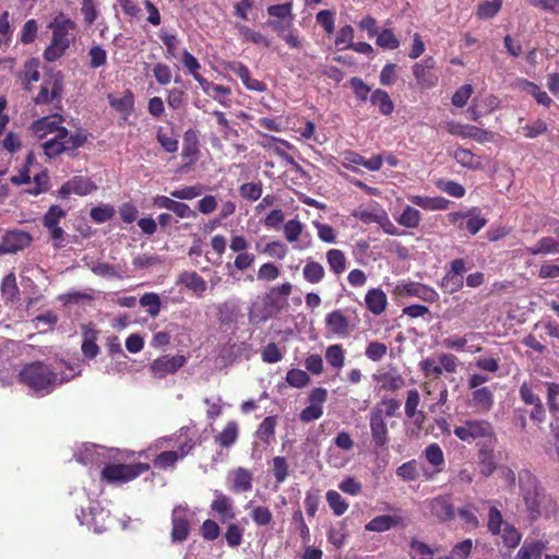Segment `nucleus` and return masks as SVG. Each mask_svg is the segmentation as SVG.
<instances>
[{"mask_svg": "<svg viewBox=\"0 0 559 559\" xmlns=\"http://www.w3.org/2000/svg\"><path fill=\"white\" fill-rule=\"evenodd\" d=\"M272 472L276 484H283L289 476V465L285 456L272 459Z\"/></svg>", "mask_w": 559, "mask_h": 559, "instance_id": "43", "label": "nucleus"}, {"mask_svg": "<svg viewBox=\"0 0 559 559\" xmlns=\"http://www.w3.org/2000/svg\"><path fill=\"white\" fill-rule=\"evenodd\" d=\"M376 44L383 49H396L400 46V40L392 29L384 28L377 34Z\"/></svg>", "mask_w": 559, "mask_h": 559, "instance_id": "49", "label": "nucleus"}, {"mask_svg": "<svg viewBox=\"0 0 559 559\" xmlns=\"http://www.w3.org/2000/svg\"><path fill=\"white\" fill-rule=\"evenodd\" d=\"M214 495L215 499L211 502L210 506L211 511L218 515L222 523L234 520L236 513L233 499L218 490H215Z\"/></svg>", "mask_w": 559, "mask_h": 559, "instance_id": "19", "label": "nucleus"}, {"mask_svg": "<svg viewBox=\"0 0 559 559\" xmlns=\"http://www.w3.org/2000/svg\"><path fill=\"white\" fill-rule=\"evenodd\" d=\"M524 252L532 255L559 254V228L556 230L555 236L542 237L534 246L526 247Z\"/></svg>", "mask_w": 559, "mask_h": 559, "instance_id": "21", "label": "nucleus"}, {"mask_svg": "<svg viewBox=\"0 0 559 559\" xmlns=\"http://www.w3.org/2000/svg\"><path fill=\"white\" fill-rule=\"evenodd\" d=\"M472 403L479 412H489L493 405L492 392L488 388L474 389Z\"/></svg>", "mask_w": 559, "mask_h": 559, "instance_id": "38", "label": "nucleus"}, {"mask_svg": "<svg viewBox=\"0 0 559 559\" xmlns=\"http://www.w3.org/2000/svg\"><path fill=\"white\" fill-rule=\"evenodd\" d=\"M436 68L437 63L432 57H427L413 66V75L421 90H429L438 85L439 76Z\"/></svg>", "mask_w": 559, "mask_h": 559, "instance_id": "11", "label": "nucleus"}, {"mask_svg": "<svg viewBox=\"0 0 559 559\" xmlns=\"http://www.w3.org/2000/svg\"><path fill=\"white\" fill-rule=\"evenodd\" d=\"M194 512L190 510L188 504H177L171 510V531L170 539L175 544L186 542L191 532V521Z\"/></svg>", "mask_w": 559, "mask_h": 559, "instance_id": "7", "label": "nucleus"}, {"mask_svg": "<svg viewBox=\"0 0 559 559\" xmlns=\"http://www.w3.org/2000/svg\"><path fill=\"white\" fill-rule=\"evenodd\" d=\"M374 380L380 384L381 390L396 392L406 384L405 379L399 372H382L374 376Z\"/></svg>", "mask_w": 559, "mask_h": 559, "instance_id": "29", "label": "nucleus"}, {"mask_svg": "<svg viewBox=\"0 0 559 559\" xmlns=\"http://www.w3.org/2000/svg\"><path fill=\"white\" fill-rule=\"evenodd\" d=\"M325 359L328 364L340 370L345 365V354L341 344H334L328 346L325 350Z\"/></svg>", "mask_w": 559, "mask_h": 559, "instance_id": "41", "label": "nucleus"}, {"mask_svg": "<svg viewBox=\"0 0 559 559\" xmlns=\"http://www.w3.org/2000/svg\"><path fill=\"white\" fill-rule=\"evenodd\" d=\"M166 102L169 108L179 110L185 107L186 92L183 90L174 87L167 91Z\"/></svg>", "mask_w": 559, "mask_h": 559, "instance_id": "59", "label": "nucleus"}, {"mask_svg": "<svg viewBox=\"0 0 559 559\" xmlns=\"http://www.w3.org/2000/svg\"><path fill=\"white\" fill-rule=\"evenodd\" d=\"M501 100L496 95L489 94L483 98H474L472 106L465 111L468 120H477L480 116L487 115L499 108Z\"/></svg>", "mask_w": 559, "mask_h": 559, "instance_id": "17", "label": "nucleus"}, {"mask_svg": "<svg viewBox=\"0 0 559 559\" xmlns=\"http://www.w3.org/2000/svg\"><path fill=\"white\" fill-rule=\"evenodd\" d=\"M431 513L441 521L452 519L454 513L453 498L451 495L439 496L430 501Z\"/></svg>", "mask_w": 559, "mask_h": 559, "instance_id": "24", "label": "nucleus"}, {"mask_svg": "<svg viewBox=\"0 0 559 559\" xmlns=\"http://www.w3.org/2000/svg\"><path fill=\"white\" fill-rule=\"evenodd\" d=\"M1 293L9 300H14L20 293L14 273L5 275L1 283Z\"/></svg>", "mask_w": 559, "mask_h": 559, "instance_id": "57", "label": "nucleus"}, {"mask_svg": "<svg viewBox=\"0 0 559 559\" xmlns=\"http://www.w3.org/2000/svg\"><path fill=\"white\" fill-rule=\"evenodd\" d=\"M108 102L111 108L123 115L124 119H127L134 109V95L130 90H126L121 97L109 94Z\"/></svg>", "mask_w": 559, "mask_h": 559, "instance_id": "28", "label": "nucleus"}, {"mask_svg": "<svg viewBox=\"0 0 559 559\" xmlns=\"http://www.w3.org/2000/svg\"><path fill=\"white\" fill-rule=\"evenodd\" d=\"M48 28L52 35L50 44L44 50L43 56L46 61L55 62L69 49L73 40L71 34L76 29V24L66 14L59 13L48 24Z\"/></svg>", "mask_w": 559, "mask_h": 559, "instance_id": "3", "label": "nucleus"}, {"mask_svg": "<svg viewBox=\"0 0 559 559\" xmlns=\"http://www.w3.org/2000/svg\"><path fill=\"white\" fill-rule=\"evenodd\" d=\"M177 284L186 286L198 297L203 296L207 287L206 281L195 271L182 272L178 277Z\"/></svg>", "mask_w": 559, "mask_h": 559, "instance_id": "23", "label": "nucleus"}, {"mask_svg": "<svg viewBox=\"0 0 559 559\" xmlns=\"http://www.w3.org/2000/svg\"><path fill=\"white\" fill-rule=\"evenodd\" d=\"M67 212L59 205H51L47 213L43 217V225L46 228L59 226V223L62 218H64Z\"/></svg>", "mask_w": 559, "mask_h": 559, "instance_id": "51", "label": "nucleus"}, {"mask_svg": "<svg viewBox=\"0 0 559 559\" xmlns=\"http://www.w3.org/2000/svg\"><path fill=\"white\" fill-rule=\"evenodd\" d=\"M70 181L72 183L73 193L75 194L87 195L92 191L96 190L95 183L88 178L74 177Z\"/></svg>", "mask_w": 559, "mask_h": 559, "instance_id": "60", "label": "nucleus"}, {"mask_svg": "<svg viewBox=\"0 0 559 559\" xmlns=\"http://www.w3.org/2000/svg\"><path fill=\"white\" fill-rule=\"evenodd\" d=\"M199 155V140L194 131L188 130L183 135L181 157L186 164L195 163Z\"/></svg>", "mask_w": 559, "mask_h": 559, "instance_id": "30", "label": "nucleus"}, {"mask_svg": "<svg viewBox=\"0 0 559 559\" xmlns=\"http://www.w3.org/2000/svg\"><path fill=\"white\" fill-rule=\"evenodd\" d=\"M325 257L330 272L335 276H340L346 271L347 258L341 249H330L326 251Z\"/></svg>", "mask_w": 559, "mask_h": 559, "instance_id": "32", "label": "nucleus"}, {"mask_svg": "<svg viewBox=\"0 0 559 559\" xmlns=\"http://www.w3.org/2000/svg\"><path fill=\"white\" fill-rule=\"evenodd\" d=\"M325 276V270L323 265L312 259H308L302 269V277L309 284H318Z\"/></svg>", "mask_w": 559, "mask_h": 559, "instance_id": "37", "label": "nucleus"}, {"mask_svg": "<svg viewBox=\"0 0 559 559\" xmlns=\"http://www.w3.org/2000/svg\"><path fill=\"white\" fill-rule=\"evenodd\" d=\"M96 340L97 331L92 329L84 331L81 349L83 355L88 359H94L99 353V347L96 344Z\"/></svg>", "mask_w": 559, "mask_h": 559, "instance_id": "40", "label": "nucleus"}, {"mask_svg": "<svg viewBox=\"0 0 559 559\" xmlns=\"http://www.w3.org/2000/svg\"><path fill=\"white\" fill-rule=\"evenodd\" d=\"M286 381L290 386L301 389L310 382V377L301 369H290L286 374Z\"/></svg>", "mask_w": 559, "mask_h": 559, "instance_id": "55", "label": "nucleus"}, {"mask_svg": "<svg viewBox=\"0 0 559 559\" xmlns=\"http://www.w3.org/2000/svg\"><path fill=\"white\" fill-rule=\"evenodd\" d=\"M265 302V313L258 316L255 313H250V320L254 321H266L271 317L280 313L285 307L288 306V301L282 299L278 296L271 297V292H269L264 298Z\"/></svg>", "mask_w": 559, "mask_h": 559, "instance_id": "27", "label": "nucleus"}, {"mask_svg": "<svg viewBox=\"0 0 559 559\" xmlns=\"http://www.w3.org/2000/svg\"><path fill=\"white\" fill-rule=\"evenodd\" d=\"M395 290L402 297H418L425 301H431L436 296V292L433 289L415 282H402L396 285Z\"/></svg>", "mask_w": 559, "mask_h": 559, "instance_id": "20", "label": "nucleus"}, {"mask_svg": "<svg viewBox=\"0 0 559 559\" xmlns=\"http://www.w3.org/2000/svg\"><path fill=\"white\" fill-rule=\"evenodd\" d=\"M250 516L255 525L266 526L273 520V514L267 507L258 506L251 510Z\"/></svg>", "mask_w": 559, "mask_h": 559, "instance_id": "58", "label": "nucleus"}, {"mask_svg": "<svg viewBox=\"0 0 559 559\" xmlns=\"http://www.w3.org/2000/svg\"><path fill=\"white\" fill-rule=\"evenodd\" d=\"M500 526H503V544L509 548H515L520 544L522 535L513 525L503 520L501 512L496 507H490L488 511V531L492 535H499Z\"/></svg>", "mask_w": 559, "mask_h": 559, "instance_id": "8", "label": "nucleus"}, {"mask_svg": "<svg viewBox=\"0 0 559 559\" xmlns=\"http://www.w3.org/2000/svg\"><path fill=\"white\" fill-rule=\"evenodd\" d=\"M325 498L334 515L341 516L347 511L348 503L336 490H329Z\"/></svg>", "mask_w": 559, "mask_h": 559, "instance_id": "42", "label": "nucleus"}, {"mask_svg": "<svg viewBox=\"0 0 559 559\" xmlns=\"http://www.w3.org/2000/svg\"><path fill=\"white\" fill-rule=\"evenodd\" d=\"M151 466L147 463H133V464H107L100 473L102 480L107 483H129L142 474L150 471Z\"/></svg>", "mask_w": 559, "mask_h": 559, "instance_id": "5", "label": "nucleus"}, {"mask_svg": "<svg viewBox=\"0 0 559 559\" xmlns=\"http://www.w3.org/2000/svg\"><path fill=\"white\" fill-rule=\"evenodd\" d=\"M409 201L426 210V211H441L448 209L450 201L444 199L443 197H421V195H412L409 197Z\"/></svg>", "mask_w": 559, "mask_h": 559, "instance_id": "31", "label": "nucleus"}, {"mask_svg": "<svg viewBox=\"0 0 559 559\" xmlns=\"http://www.w3.org/2000/svg\"><path fill=\"white\" fill-rule=\"evenodd\" d=\"M324 322L326 329L332 334L346 337L356 328L359 320L356 323H352L342 310L335 309L326 314Z\"/></svg>", "mask_w": 559, "mask_h": 559, "instance_id": "15", "label": "nucleus"}, {"mask_svg": "<svg viewBox=\"0 0 559 559\" xmlns=\"http://www.w3.org/2000/svg\"><path fill=\"white\" fill-rule=\"evenodd\" d=\"M366 308L374 316L383 313L388 306V297L381 288H370L365 296Z\"/></svg>", "mask_w": 559, "mask_h": 559, "instance_id": "25", "label": "nucleus"}, {"mask_svg": "<svg viewBox=\"0 0 559 559\" xmlns=\"http://www.w3.org/2000/svg\"><path fill=\"white\" fill-rule=\"evenodd\" d=\"M16 378L19 383L43 395L49 394L64 382V379L59 378L50 365L40 360L25 364Z\"/></svg>", "mask_w": 559, "mask_h": 559, "instance_id": "1", "label": "nucleus"}, {"mask_svg": "<svg viewBox=\"0 0 559 559\" xmlns=\"http://www.w3.org/2000/svg\"><path fill=\"white\" fill-rule=\"evenodd\" d=\"M396 221L400 225L413 229L419 226L421 215L418 210L407 205Z\"/></svg>", "mask_w": 559, "mask_h": 559, "instance_id": "44", "label": "nucleus"}, {"mask_svg": "<svg viewBox=\"0 0 559 559\" xmlns=\"http://www.w3.org/2000/svg\"><path fill=\"white\" fill-rule=\"evenodd\" d=\"M186 362L187 358L183 355H164L151 364L150 370L155 378L163 379L167 374L178 371Z\"/></svg>", "mask_w": 559, "mask_h": 559, "instance_id": "14", "label": "nucleus"}, {"mask_svg": "<svg viewBox=\"0 0 559 559\" xmlns=\"http://www.w3.org/2000/svg\"><path fill=\"white\" fill-rule=\"evenodd\" d=\"M140 305L147 308V313L156 318L160 311V298L155 293H146L140 298Z\"/></svg>", "mask_w": 559, "mask_h": 559, "instance_id": "52", "label": "nucleus"}, {"mask_svg": "<svg viewBox=\"0 0 559 559\" xmlns=\"http://www.w3.org/2000/svg\"><path fill=\"white\" fill-rule=\"evenodd\" d=\"M409 546L412 549V559H433L432 549L425 543L413 539Z\"/></svg>", "mask_w": 559, "mask_h": 559, "instance_id": "64", "label": "nucleus"}, {"mask_svg": "<svg viewBox=\"0 0 559 559\" xmlns=\"http://www.w3.org/2000/svg\"><path fill=\"white\" fill-rule=\"evenodd\" d=\"M225 540L231 548H237L242 543L243 528L236 523H230L226 526Z\"/></svg>", "mask_w": 559, "mask_h": 559, "instance_id": "50", "label": "nucleus"}, {"mask_svg": "<svg viewBox=\"0 0 559 559\" xmlns=\"http://www.w3.org/2000/svg\"><path fill=\"white\" fill-rule=\"evenodd\" d=\"M424 455L427 462L435 467L442 465L444 462L443 452L437 443L429 444L425 449Z\"/></svg>", "mask_w": 559, "mask_h": 559, "instance_id": "63", "label": "nucleus"}, {"mask_svg": "<svg viewBox=\"0 0 559 559\" xmlns=\"http://www.w3.org/2000/svg\"><path fill=\"white\" fill-rule=\"evenodd\" d=\"M207 95L225 107L230 106L229 97L231 95V90L229 86L214 84V86L212 87L211 94H207Z\"/></svg>", "mask_w": 559, "mask_h": 559, "instance_id": "61", "label": "nucleus"}, {"mask_svg": "<svg viewBox=\"0 0 559 559\" xmlns=\"http://www.w3.org/2000/svg\"><path fill=\"white\" fill-rule=\"evenodd\" d=\"M370 103L378 107L379 112L384 116H390L394 110V104L391 97L388 92L381 88H377L371 93Z\"/></svg>", "mask_w": 559, "mask_h": 559, "instance_id": "36", "label": "nucleus"}, {"mask_svg": "<svg viewBox=\"0 0 559 559\" xmlns=\"http://www.w3.org/2000/svg\"><path fill=\"white\" fill-rule=\"evenodd\" d=\"M544 546L538 543H525L520 550L518 551L514 559H533V558H540L543 552Z\"/></svg>", "mask_w": 559, "mask_h": 559, "instance_id": "56", "label": "nucleus"}, {"mask_svg": "<svg viewBox=\"0 0 559 559\" xmlns=\"http://www.w3.org/2000/svg\"><path fill=\"white\" fill-rule=\"evenodd\" d=\"M400 525H403V519L401 516L383 514L370 520L365 525V530L368 532L383 533Z\"/></svg>", "mask_w": 559, "mask_h": 559, "instance_id": "26", "label": "nucleus"}, {"mask_svg": "<svg viewBox=\"0 0 559 559\" xmlns=\"http://www.w3.org/2000/svg\"><path fill=\"white\" fill-rule=\"evenodd\" d=\"M347 528L345 521L337 523L335 526H332L328 532L329 542L336 548H341L346 539Z\"/></svg>", "mask_w": 559, "mask_h": 559, "instance_id": "47", "label": "nucleus"}, {"mask_svg": "<svg viewBox=\"0 0 559 559\" xmlns=\"http://www.w3.org/2000/svg\"><path fill=\"white\" fill-rule=\"evenodd\" d=\"M239 436V426L236 421L231 420L226 424L224 429L215 436V443L223 449H228L234 445Z\"/></svg>", "mask_w": 559, "mask_h": 559, "instance_id": "33", "label": "nucleus"}, {"mask_svg": "<svg viewBox=\"0 0 559 559\" xmlns=\"http://www.w3.org/2000/svg\"><path fill=\"white\" fill-rule=\"evenodd\" d=\"M354 44V28L350 25L341 27L335 37V46L338 50L350 49Z\"/></svg>", "mask_w": 559, "mask_h": 559, "instance_id": "48", "label": "nucleus"}, {"mask_svg": "<svg viewBox=\"0 0 559 559\" xmlns=\"http://www.w3.org/2000/svg\"><path fill=\"white\" fill-rule=\"evenodd\" d=\"M515 86L520 91L532 95L538 104L549 106L552 102L548 94L545 91H542L539 86L533 82L522 79L515 82Z\"/></svg>", "mask_w": 559, "mask_h": 559, "instance_id": "35", "label": "nucleus"}, {"mask_svg": "<svg viewBox=\"0 0 559 559\" xmlns=\"http://www.w3.org/2000/svg\"><path fill=\"white\" fill-rule=\"evenodd\" d=\"M63 121L64 118L60 114L41 117L32 123V131L35 135L43 140L48 135H55L56 133H59V129L64 128L62 126Z\"/></svg>", "mask_w": 559, "mask_h": 559, "instance_id": "16", "label": "nucleus"}, {"mask_svg": "<svg viewBox=\"0 0 559 559\" xmlns=\"http://www.w3.org/2000/svg\"><path fill=\"white\" fill-rule=\"evenodd\" d=\"M276 426L277 416L265 417L258 426L255 437L265 445H270L274 441Z\"/></svg>", "mask_w": 559, "mask_h": 559, "instance_id": "34", "label": "nucleus"}, {"mask_svg": "<svg viewBox=\"0 0 559 559\" xmlns=\"http://www.w3.org/2000/svg\"><path fill=\"white\" fill-rule=\"evenodd\" d=\"M502 0L485 1L478 5L477 16L481 20L493 17L501 9Z\"/></svg>", "mask_w": 559, "mask_h": 559, "instance_id": "54", "label": "nucleus"}, {"mask_svg": "<svg viewBox=\"0 0 559 559\" xmlns=\"http://www.w3.org/2000/svg\"><path fill=\"white\" fill-rule=\"evenodd\" d=\"M456 437L467 442L477 439L491 442L493 429L491 424L486 420H466L464 425L456 427Z\"/></svg>", "mask_w": 559, "mask_h": 559, "instance_id": "9", "label": "nucleus"}, {"mask_svg": "<svg viewBox=\"0 0 559 559\" xmlns=\"http://www.w3.org/2000/svg\"><path fill=\"white\" fill-rule=\"evenodd\" d=\"M231 485L229 489L235 492H247L252 489L253 474L245 467H237L229 474Z\"/></svg>", "mask_w": 559, "mask_h": 559, "instance_id": "22", "label": "nucleus"}, {"mask_svg": "<svg viewBox=\"0 0 559 559\" xmlns=\"http://www.w3.org/2000/svg\"><path fill=\"white\" fill-rule=\"evenodd\" d=\"M200 534L204 540L213 542L221 535V527L214 520H205L201 527Z\"/></svg>", "mask_w": 559, "mask_h": 559, "instance_id": "62", "label": "nucleus"}, {"mask_svg": "<svg viewBox=\"0 0 559 559\" xmlns=\"http://www.w3.org/2000/svg\"><path fill=\"white\" fill-rule=\"evenodd\" d=\"M266 12L270 16L277 20H286L287 27L292 28L294 14H293V1H288L282 4L269 5Z\"/></svg>", "mask_w": 559, "mask_h": 559, "instance_id": "39", "label": "nucleus"}, {"mask_svg": "<svg viewBox=\"0 0 559 559\" xmlns=\"http://www.w3.org/2000/svg\"><path fill=\"white\" fill-rule=\"evenodd\" d=\"M525 481L520 476L522 496L526 510L532 520H537L540 516H550L557 510V503L549 496L540 484L530 473H525Z\"/></svg>", "mask_w": 559, "mask_h": 559, "instance_id": "2", "label": "nucleus"}, {"mask_svg": "<svg viewBox=\"0 0 559 559\" xmlns=\"http://www.w3.org/2000/svg\"><path fill=\"white\" fill-rule=\"evenodd\" d=\"M227 69L241 80L247 90L258 93H263L266 91V84L258 79L251 78L249 68L242 62H229L227 64Z\"/></svg>", "mask_w": 559, "mask_h": 559, "instance_id": "18", "label": "nucleus"}, {"mask_svg": "<svg viewBox=\"0 0 559 559\" xmlns=\"http://www.w3.org/2000/svg\"><path fill=\"white\" fill-rule=\"evenodd\" d=\"M32 240L33 238L27 231L20 229L8 230L0 243V255L24 250L31 245Z\"/></svg>", "mask_w": 559, "mask_h": 559, "instance_id": "13", "label": "nucleus"}, {"mask_svg": "<svg viewBox=\"0 0 559 559\" xmlns=\"http://www.w3.org/2000/svg\"><path fill=\"white\" fill-rule=\"evenodd\" d=\"M38 32V23L35 19L27 20L22 26L20 33V41L29 45L35 41Z\"/></svg>", "mask_w": 559, "mask_h": 559, "instance_id": "53", "label": "nucleus"}, {"mask_svg": "<svg viewBox=\"0 0 559 559\" xmlns=\"http://www.w3.org/2000/svg\"><path fill=\"white\" fill-rule=\"evenodd\" d=\"M87 142V134L78 130L74 133H70L67 128L59 129V133H56L41 144L44 154L52 159L57 158L62 154L74 156L76 150L82 147Z\"/></svg>", "mask_w": 559, "mask_h": 559, "instance_id": "4", "label": "nucleus"}, {"mask_svg": "<svg viewBox=\"0 0 559 559\" xmlns=\"http://www.w3.org/2000/svg\"><path fill=\"white\" fill-rule=\"evenodd\" d=\"M369 426L374 448L380 450L386 449L390 436L386 421L382 418L381 407H374L371 409L369 415Z\"/></svg>", "mask_w": 559, "mask_h": 559, "instance_id": "12", "label": "nucleus"}, {"mask_svg": "<svg viewBox=\"0 0 559 559\" xmlns=\"http://www.w3.org/2000/svg\"><path fill=\"white\" fill-rule=\"evenodd\" d=\"M62 95L63 78L60 72H56L44 80L34 103L36 105L53 104L56 109H61Z\"/></svg>", "mask_w": 559, "mask_h": 559, "instance_id": "6", "label": "nucleus"}, {"mask_svg": "<svg viewBox=\"0 0 559 559\" xmlns=\"http://www.w3.org/2000/svg\"><path fill=\"white\" fill-rule=\"evenodd\" d=\"M263 192V186L261 181L258 182H246L239 187V194L241 198L248 201H258Z\"/></svg>", "mask_w": 559, "mask_h": 559, "instance_id": "45", "label": "nucleus"}, {"mask_svg": "<svg viewBox=\"0 0 559 559\" xmlns=\"http://www.w3.org/2000/svg\"><path fill=\"white\" fill-rule=\"evenodd\" d=\"M488 219L483 210L473 206L456 212V227L460 230L467 231L468 235H476L486 224Z\"/></svg>", "mask_w": 559, "mask_h": 559, "instance_id": "10", "label": "nucleus"}, {"mask_svg": "<svg viewBox=\"0 0 559 559\" xmlns=\"http://www.w3.org/2000/svg\"><path fill=\"white\" fill-rule=\"evenodd\" d=\"M292 524L298 531L301 542L305 545H308L310 543V530L300 509L294 511L292 515Z\"/></svg>", "mask_w": 559, "mask_h": 559, "instance_id": "46", "label": "nucleus"}]
</instances>
